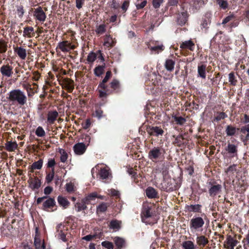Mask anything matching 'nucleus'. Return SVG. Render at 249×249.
Returning <instances> with one entry per match:
<instances>
[{
    "mask_svg": "<svg viewBox=\"0 0 249 249\" xmlns=\"http://www.w3.org/2000/svg\"><path fill=\"white\" fill-rule=\"evenodd\" d=\"M234 18L233 15H231L226 17L222 21V24H225L231 21Z\"/></svg>",
    "mask_w": 249,
    "mask_h": 249,
    "instance_id": "obj_58",
    "label": "nucleus"
},
{
    "mask_svg": "<svg viewBox=\"0 0 249 249\" xmlns=\"http://www.w3.org/2000/svg\"><path fill=\"white\" fill-rule=\"evenodd\" d=\"M99 175L100 178L102 179L107 178L111 176L109 168L108 167H106L101 168L99 172Z\"/></svg>",
    "mask_w": 249,
    "mask_h": 249,
    "instance_id": "obj_16",
    "label": "nucleus"
},
{
    "mask_svg": "<svg viewBox=\"0 0 249 249\" xmlns=\"http://www.w3.org/2000/svg\"><path fill=\"white\" fill-rule=\"evenodd\" d=\"M161 154V153L160 148L158 147H154L149 151L148 157L151 160H157L160 158Z\"/></svg>",
    "mask_w": 249,
    "mask_h": 249,
    "instance_id": "obj_14",
    "label": "nucleus"
},
{
    "mask_svg": "<svg viewBox=\"0 0 249 249\" xmlns=\"http://www.w3.org/2000/svg\"><path fill=\"white\" fill-rule=\"evenodd\" d=\"M7 99L12 104H17L20 106L25 105L27 102V97L25 92L19 89L11 90L8 93Z\"/></svg>",
    "mask_w": 249,
    "mask_h": 249,
    "instance_id": "obj_1",
    "label": "nucleus"
},
{
    "mask_svg": "<svg viewBox=\"0 0 249 249\" xmlns=\"http://www.w3.org/2000/svg\"><path fill=\"white\" fill-rule=\"evenodd\" d=\"M227 117V115L224 112H221L219 114V115L216 117V120L219 121L221 119H223Z\"/></svg>",
    "mask_w": 249,
    "mask_h": 249,
    "instance_id": "obj_64",
    "label": "nucleus"
},
{
    "mask_svg": "<svg viewBox=\"0 0 249 249\" xmlns=\"http://www.w3.org/2000/svg\"><path fill=\"white\" fill-rule=\"evenodd\" d=\"M64 85L66 88L69 90L70 92H71L74 89V82L71 79L66 78L64 80Z\"/></svg>",
    "mask_w": 249,
    "mask_h": 249,
    "instance_id": "obj_29",
    "label": "nucleus"
},
{
    "mask_svg": "<svg viewBox=\"0 0 249 249\" xmlns=\"http://www.w3.org/2000/svg\"><path fill=\"white\" fill-rule=\"evenodd\" d=\"M43 160L39 159L38 161L34 162L30 166L31 172H33L34 170H40L42 168Z\"/></svg>",
    "mask_w": 249,
    "mask_h": 249,
    "instance_id": "obj_25",
    "label": "nucleus"
},
{
    "mask_svg": "<svg viewBox=\"0 0 249 249\" xmlns=\"http://www.w3.org/2000/svg\"><path fill=\"white\" fill-rule=\"evenodd\" d=\"M34 29L32 27L27 26L24 28L23 36L25 37L30 38L32 36V35H34Z\"/></svg>",
    "mask_w": 249,
    "mask_h": 249,
    "instance_id": "obj_26",
    "label": "nucleus"
},
{
    "mask_svg": "<svg viewBox=\"0 0 249 249\" xmlns=\"http://www.w3.org/2000/svg\"><path fill=\"white\" fill-rule=\"evenodd\" d=\"M58 116V113L56 111H49L47 115V122L52 124Z\"/></svg>",
    "mask_w": 249,
    "mask_h": 249,
    "instance_id": "obj_17",
    "label": "nucleus"
},
{
    "mask_svg": "<svg viewBox=\"0 0 249 249\" xmlns=\"http://www.w3.org/2000/svg\"><path fill=\"white\" fill-rule=\"evenodd\" d=\"M101 245L103 247L107 249H113L114 248L113 243L109 241H103L102 242Z\"/></svg>",
    "mask_w": 249,
    "mask_h": 249,
    "instance_id": "obj_51",
    "label": "nucleus"
},
{
    "mask_svg": "<svg viewBox=\"0 0 249 249\" xmlns=\"http://www.w3.org/2000/svg\"><path fill=\"white\" fill-rule=\"evenodd\" d=\"M226 150L229 153H235L237 152V148L236 146L234 144H229L228 145Z\"/></svg>",
    "mask_w": 249,
    "mask_h": 249,
    "instance_id": "obj_47",
    "label": "nucleus"
},
{
    "mask_svg": "<svg viewBox=\"0 0 249 249\" xmlns=\"http://www.w3.org/2000/svg\"><path fill=\"white\" fill-rule=\"evenodd\" d=\"M163 2V0H153V6L155 8H159Z\"/></svg>",
    "mask_w": 249,
    "mask_h": 249,
    "instance_id": "obj_55",
    "label": "nucleus"
},
{
    "mask_svg": "<svg viewBox=\"0 0 249 249\" xmlns=\"http://www.w3.org/2000/svg\"><path fill=\"white\" fill-rule=\"evenodd\" d=\"M17 12H18V15L19 17H22L24 13V11L23 10V7L22 6H18L17 9Z\"/></svg>",
    "mask_w": 249,
    "mask_h": 249,
    "instance_id": "obj_62",
    "label": "nucleus"
},
{
    "mask_svg": "<svg viewBox=\"0 0 249 249\" xmlns=\"http://www.w3.org/2000/svg\"><path fill=\"white\" fill-rule=\"evenodd\" d=\"M195 44L191 40H188L183 42L180 45V48L182 49H188L191 51H193Z\"/></svg>",
    "mask_w": 249,
    "mask_h": 249,
    "instance_id": "obj_24",
    "label": "nucleus"
},
{
    "mask_svg": "<svg viewBox=\"0 0 249 249\" xmlns=\"http://www.w3.org/2000/svg\"><path fill=\"white\" fill-rule=\"evenodd\" d=\"M206 66L205 65L198 66L197 68L198 75L203 79L206 78Z\"/></svg>",
    "mask_w": 249,
    "mask_h": 249,
    "instance_id": "obj_31",
    "label": "nucleus"
},
{
    "mask_svg": "<svg viewBox=\"0 0 249 249\" xmlns=\"http://www.w3.org/2000/svg\"><path fill=\"white\" fill-rule=\"evenodd\" d=\"M97 55L94 52H90L88 55L87 61L89 63H92L96 59Z\"/></svg>",
    "mask_w": 249,
    "mask_h": 249,
    "instance_id": "obj_44",
    "label": "nucleus"
},
{
    "mask_svg": "<svg viewBox=\"0 0 249 249\" xmlns=\"http://www.w3.org/2000/svg\"><path fill=\"white\" fill-rule=\"evenodd\" d=\"M108 205L107 203L102 202L96 207V213H97L105 212L107 209Z\"/></svg>",
    "mask_w": 249,
    "mask_h": 249,
    "instance_id": "obj_32",
    "label": "nucleus"
},
{
    "mask_svg": "<svg viewBox=\"0 0 249 249\" xmlns=\"http://www.w3.org/2000/svg\"><path fill=\"white\" fill-rule=\"evenodd\" d=\"M87 202H84L83 199L81 202H77L75 203L74 207L76 211L77 212H79L82 210H85L87 209V206L86 205Z\"/></svg>",
    "mask_w": 249,
    "mask_h": 249,
    "instance_id": "obj_33",
    "label": "nucleus"
},
{
    "mask_svg": "<svg viewBox=\"0 0 249 249\" xmlns=\"http://www.w3.org/2000/svg\"><path fill=\"white\" fill-rule=\"evenodd\" d=\"M89 143H84L83 142H78L74 145L73 147V151L76 155H82L86 151Z\"/></svg>",
    "mask_w": 249,
    "mask_h": 249,
    "instance_id": "obj_7",
    "label": "nucleus"
},
{
    "mask_svg": "<svg viewBox=\"0 0 249 249\" xmlns=\"http://www.w3.org/2000/svg\"><path fill=\"white\" fill-rule=\"evenodd\" d=\"M236 165L235 164L231 165L226 171V173L227 174H229L230 175L234 174L236 172Z\"/></svg>",
    "mask_w": 249,
    "mask_h": 249,
    "instance_id": "obj_48",
    "label": "nucleus"
},
{
    "mask_svg": "<svg viewBox=\"0 0 249 249\" xmlns=\"http://www.w3.org/2000/svg\"><path fill=\"white\" fill-rule=\"evenodd\" d=\"M59 152L61 155L60 157V161L62 162L65 163L68 159V154L64 149H60L59 150Z\"/></svg>",
    "mask_w": 249,
    "mask_h": 249,
    "instance_id": "obj_39",
    "label": "nucleus"
},
{
    "mask_svg": "<svg viewBox=\"0 0 249 249\" xmlns=\"http://www.w3.org/2000/svg\"><path fill=\"white\" fill-rule=\"evenodd\" d=\"M146 195L149 198H156L158 196L157 191L152 187H148L145 190Z\"/></svg>",
    "mask_w": 249,
    "mask_h": 249,
    "instance_id": "obj_21",
    "label": "nucleus"
},
{
    "mask_svg": "<svg viewBox=\"0 0 249 249\" xmlns=\"http://www.w3.org/2000/svg\"><path fill=\"white\" fill-rule=\"evenodd\" d=\"M57 231L60 238L63 241H66V232L65 231V229L64 225L62 224H60L57 225L56 227Z\"/></svg>",
    "mask_w": 249,
    "mask_h": 249,
    "instance_id": "obj_19",
    "label": "nucleus"
},
{
    "mask_svg": "<svg viewBox=\"0 0 249 249\" xmlns=\"http://www.w3.org/2000/svg\"><path fill=\"white\" fill-rule=\"evenodd\" d=\"M36 136L39 137H42L45 135V132L41 126H38L35 132Z\"/></svg>",
    "mask_w": 249,
    "mask_h": 249,
    "instance_id": "obj_45",
    "label": "nucleus"
},
{
    "mask_svg": "<svg viewBox=\"0 0 249 249\" xmlns=\"http://www.w3.org/2000/svg\"><path fill=\"white\" fill-rule=\"evenodd\" d=\"M116 246L119 249H121L125 246V240L124 238L119 237H115L113 238Z\"/></svg>",
    "mask_w": 249,
    "mask_h": 249,
    "instance_id": "obj_23",
    "label": "nucleus"
},
{
    "mask_svg": "<svg viewBox=\"0 0 249 249\" xmlns=\"http://www.w3.org/2000/svg\"><path fill=\"white\" fill-rule=\"evenodd\" d=\"M0 71L4 76L10 77L13 74V67L9 64L3 65L0 68Z\"/></svg>",
    "mask_w": 249,
    "mask_h": 249,
    "instance_id": "obj_10",
    "label": "nucleus"
},
{
    "mask_svg": "<svg viewBox=\"0 0 249 249\" xmlns=\"http://www.w3.org/2000/svg\"><path fill=\"white\" fill-rule=\"evenodd\" d=\"M149 49L153 53H159L164 49V46L162 44H157L154 46L149 47Z\"/></svg>",
    "mask_w": 249,
    "mask_h": 249,
    "instance_id": "obj_27",
    "label": "nucleus"
},
{
    "mask_svg": "<svg viewBox=\"0 0 249 249\" xmlns=\"http://www.w3.org/2000/svg\"><path fill=\"white\" fill-rule=\"evenodd\" d=\"M204 224V221L203 218L200 217H196L191 219L189 226L191 231L194 232L199 231Z\"/></svg>",
    "mask_w": 249,
    "mask_h": 249,
    "instance_id": "obj_4",
    "label": "nucleus"
},
{
    "mask_svg": "<svg viewBox=\"0 0 249 249\" xmlns=\"http://www.w3.org/2000/svg\"><path fill=\"white\" fill-rule=\"evenodd\" d=\"M238 243L237 240L234 239L231 235H228L224 246L225 248L229 249H234L235 246Z\"/></svg>",
    "mask_w": 249,
    "mask_h": 249,
    "instance_id": "obj_9",
    "label": "nucleus"
},
{
    "mask_svg": "<svg viewBox=\"0 0 249 249\" xmlns=\"http://www.w3.org/2000/svg\"><path fill=\"white\" fill-rule=\"evenodd\" d=\"M229 81L231 85L234 86L236 85L237 80L234 72H231L229 74Z\"/></svg>",
    "mask_w": 249,
    "mask_h": 249,
    "instance_id": "obj_37",
    "label": "nucleus"
},
{
    "mask_svg": "<svg viewBox=\"0 0 249 249\" xmlns=\"http://www.w3.org/2000/svg\"><path fill=\"white\" fill-rule=\"evenodd\" d=\"M201 205L199 204L191 205L189 207V210L194 212H198L200 209Z\"/></svg>",
    "mask_w": 249,
    "mask_h": 249,
    "instance_id": "obj_49",
    "label": "nucleus"
},
{
    "mask_svg": "<svg viewBox=\"0 0 249 249\" xmlns=\"http://www.w3.org/2000/svg\"><path fill=\"white\" fill-rule=\"evenodd\" d=\"M196 241L197 245L202 247H204L208 243V239L203 235L197 237Z\"/></svg>",
    "mask_w": 249,
    "mask_h": 249,
    "instance_id": "obj_28",
    "label": "nucleus"
},
{
    "mask_svg": "<svg viewBox=\"0 0 249 249\" xmlns=\"http://www.w3.org/2000/svg\"><path fill=\"white\" fill-rule=\"evenodd\" d=\"M7 42L4 39H0V53H4L7 50Z\"/></svg>",
    "mask_w": 249,
    "mask_h": 249,
    "instance_id": "obj_35",
    "label": "nucleus"
},
{
    "mask_svg": "<svg viewBox=\"0 0 249 249\" xmlns=\"http://www.w3.org/2000/svg\"><path fill=\"white\" fill-rule=\"evenodd\" d=\"M13 50L18 57L21 60H25L27 57V51L26 50L22 47L18 46H13Z\"/></svg>",
    "mask_w": 249,
    "mask_h": 249,
    "instance_id": "obj_11",
    "label": "nucleus"
},
{
    "mask_svg": "<svg viewBox=\"0 0 249 249\" xmlns=\"http://www.w3.org/2000/svg\"><path fill=\"white\" fill-rule=\"evenodd\" d=\"M105 69V64L103 66H99L97 67H96L94 69V74L97 76H101L104 71Z\"/></svg>",
    "mask_w": 249,
    "mask_h": 249,
    "instance_id": "obj_42",
    "label": "nucleus"
},
{
    "mask_svg": "<svg viewBox=\"0 0 249 249\" xmlns=\"http://www.w3.org/2000/svg\"><path fill=\"white\" fill-rule=\"evenodd\" d=\"M227 136H232L236 132V128L231 125H228L226 129Z\"/></svg>",
    "mask_w": 249,
    "mask_h": 249,
    "instance_id": "obj_43",
    "label": "nucleus"
},
{
    "mask_svg": "<svg viewBox=\"0 0 249 249\" xmlns=\"http://www.w3.org/2000/svg\"><path fill=\"white\" fill-rule=\"evenodd\" d=\"M54 169H52V173L48 174L46 177V180L48 183L51 182L54 178Z\"/></svg>",
    "mask_w": 249,
    "mask_h": 249,
    "instance_id": "obj_53",
    "label": "nucleus"
},
{
    "mask_svg": "<svg viewBox=\"0 0 249 249\" xmlns=\"http://www.w3.org/2000/svg\"><path fill=\"white\" fill-rule=\"evenodd\" d=\"M240 131L242 134L241 137L243 139V141H248L249 139V124L242 127Z\"/></svg>",
    "mask_w": 249,
    "mask_h": 249,
    "instance_id": "obj_18",
    "label": "nucleus"
},
{
    "mask_svg": "<svg viewBox=\"0 0 249 249\" xmlns=\"http://www.w3.org/2000/svg\"><path fill=\"white\" fill-rule=\"evenodd\" d=\"M28 182L29 187L33 190L38 189L41 185V182L37 177L30 178Z\"/></svg>",
    "mask_w": 249,
    "mask_h": 249,
    "instance_id": "obj_8",
    "label": "nucleus"
},
{
    "mask_svg": "<svg viewBox=\"0 0 249 249\" xmlns=\"http://www.w3.org/2000/svg\"><path fill=\"white\" fill-rule=\"evenodd\" d=\"M97 196V193L96 192H92L90 194L87 195L84 199L83 201L88 203L91 200H95Z\"/></svg>",
    "mask_w": 249,
    "mask_h": 249,
    "instance_id": "obj_34",
    "label": "nucleus"
},
{
    "mask_svg": "<svg viewBox=\"0 0 249 249\" xmlns=\"http://www.w3.org/2000/svg\"><path fill=\"white\" fill-rule=\"evenodd\" d=\"M106 31V26L104 24H102L97 26L95 32L98 35H102L104 34Z\"/></svg>",
    "mask_w": 249,
    "mask_h": 249,
    "instance_id": "obj_41",
    "label": "nucleus"
},
{
    "mask_svg": "<svg viewBox=\"0 0 249 249\" xmlns=\"http://www.w3.org/2000/svg\"><path fill=\"white\" fill-rule=\"evenodd\" d=\"M115 41L110 35H106L105 38L104 45L107 47H111L114 45Z\"/></svg>",
    "mask_w": 249,
    "mask_h": 249,
    "instance_id": "obj_30",
    "label": "nucleus"
},
{
    "mask_svg": "<svg viewBox=\"0 0 249 249\" xmlns=\"http://www.w3.org/2000/svg\"><path fill=\"white\" fill-rule=\"evenodd\" d=\"M5 149L8 152H14L18 148V144L16 141H7L5 143Z\"/></svg>",
    "mask_w": 249,
    "mask_h": 249,
    "instance_id": "obj_15",
    "label": "nucleus"
},
{
    "mask_svg": "<svg viewBox=\"0 0 249 249\" xmlns=\"http://www.w3.org/2000/svg\"><path fill=\"white\" fill-rule=\"evenodd\" d=\"M153 204L145 202L143 203L142 209L141 213L142 220L147 224H153L157 222L153 212Z\"/></svg>",
    "mask_w": 249,
    "mask_h": 249,
    "instance_id": "obj_2",
    "label": "nucleus"
},
{
    "mask_svg": "<svg viewBox=\"0 0 249 249\" xmlns=\"http://www.w3.org/2000/svg\"><path fill=\"white\" fill-rule=\"evenodd\" d=\"M147 132L150 136L158 137L162 136L163 134L164 131L159 126H152L147 129Z\"/></svg>",
    "mask_w": 249,
    "mask_h": 249,
    "instance_id": "obj_12",
    "label": "nucleus"
},
{
    "mask_svg": "<svg viewBox=\"0 0 249 249\" xmlns=\"http://www.w3.org/2000/svg\"><path fill=\"white\" fill-rule=\"evenodd\" d=\"M96 237V235H91V234H89L87 235L82 238V239L89 241L92 240L93 239L95 238Z\"/></svg>",
    "mask_w": 249,
    "mask_h": 249,
    "instance_id": "obj_60",
    "label": "nucleus"
},
{
    "mask_svg": "<svg viewBox=\"0 0 249 249\" xmlns=\"http://www.w3.org/2000/svg\"><path fill=\"white\" fill-rule=\"evenodd\" d=\"M184 249H195V245L191 241H186L182 244Z\"/></svg>",
    "mask_w": 249,
    "mask_h": 249,
    "instance_id": "obj_38",
    "label": "nucleus"
},
{
    "mask_svg": "<svg viewBox=\"0 0 249 249\" xmlns=\"http://www.w3.org/2000/svg\"><path fill=\"white\" fill-rule=\"evenodd\" d=\"M33 16L36 20L43 22L46 18V15L42 8L40 6L35 8L33 11Z\"/></svg>",
    "mask_w": 249,
    "mask_h": 249,
    "instance_id": "obj_6",
    "label": "nucleus"
},
{
    "mask_svg": "<svg viewBox=\"0 0 249 249\" xmlns=\"http://www.w3.org/2000/svg\"><path fill=\"white\" fill-rule=\"evenodd\" d=\"M221 185L220 184L212 186L209 190L210 196H214L217 195L221 191Z\"/></svg>",
    "mask_w": 249,
    "mask_h": 249,
    "instance_id": "obj_20",
    "label": "nucleus"
},
{
    "mask_svg": "<svg viewBox=\"0 0 249 249\" xmlns=\"http://www.w3.org/2000/svg\"><path fill=\"white\" fill-rule=\"evenodd\" d=\"M172 117L176 123L179 125L183 124L186 122V120L182 117L173 116Z\"/></svg>",
    "mask_w": 249,
    "mask_h": 249,
    "instance_id": "obj_46",
    "label": "nucleus"
},
{
    "mask_svg": "<svg viewBox=\"0 0 249 249\" xmlns=\"http://www.w3.org/2000/svg\"><path fill=\"white\" fill-rule=\"evenodd\" d=\"M53 188L51 186H47L44 188V193L46 195H50L53 191Z\"/></svg>",
    "mask_w": 249,
    "mask_h": 249,
    "instance_id": "obj_61",
    "label": "nucleus"
},
{
    "mask_svg": "<svg viewBox=\"0 0 249 249\" xmlns=\"http://www.w3.org/2000/svg\"><path fill=\"white\" fill-rule=\"evenodd\" d=\"M186 13H182L181 16H179V18H178V22L180 25H183L186 21Z\"/></svg>",
    "mask_w": 249,
    "mask_h": 249,
    "instance_id": "obj_50",
    "label": "nucleus"
},
{
    "mask_svg": "<svg viewBox=\"0 0 249 249\" xmlns=\"http://www.w3.org/2000/svg\"><path fill=\"white\" fill-rule=\"evenodd\" d=\"M56 162L54 159H49L48 160V162L47 163V167L48 168H52V169H54V166L55 165Z\"/></svg>",
    "mask_w": 249,
    "mask_h": 249,
    "instance_id": "obj_54",
    "label": "nucleus"
},
{
    "mask_svg": "<svg viewBox=\"0 0 249 249\" xmlns=\"http://www.w3.org/2000/svg\"><path fill=\"white\" fill-rule=\"evenodd\" d=\"M45 199L46 200L43 203L42 209L46 211H50L55 205V201L53 198L48 197L47 196L38 197L36 200V203L39 204Z\"/></svg>",
    "mask_w": 249,
    "mask_h": 249,
    "instance_id": "obj_3",
    "label": "nucleus"
},
{
    "mask_svg": "<svg viewBox=\"0 0 249 249\" xmlns=\"http://www.w3.org/2000/svg\"><path fill=\"white\" fill-rule=\"evenodd\" d=\"M210 24L209 20L204 19L201 23V26L202 28L207 29L208 27V25Z\"/></svg>",
    "mask_w": 249,
    "mask_h": 249,
    "instance_id": "obj_63",
    "label": "nucleus"
},
{
    "mask_svg": "<svg viewBox=\"0 0 249 249\" xmlns=\"http://www.w3.org/2000/svg\"><path fill=\"white\" fill-rule=\"evenodd\" d=\"M37 229L36 231H37ZM34 246L36 249H45V246L44 245V243L43 241H42L40 237L39 234L37 233V231H36V234L35 235L34 238Z\"/></svg>",
    "mask_w": 249,
    "mask_h": 249,
    "instance_id": "obj_13",
    "label": "nucleus"
},
{
    "mask_svg": "<svg viewBox=\"0 0 249 249\" xmlns=\"http://www.w3.org/2000/svg\"><path fill=\"white\" fill-rule=\"evenodd\" d=\"M175 66V62L171 59H168L165 63V67L166 70L171 71L173 70Z\"/></svg>",
    "mask_w": 249,
    "mask_h": 249,
    "instance_id": "obj_36",
    "label": "nucleus"
},
{
    "mask_svg": "<svg viewBox=\"0 0 249 249\" xmlns=\"http://www.w3.org/2000/svg\"><path fill=\"white\" fill-rule=\"evenodd\" d=\"M57 201L58 204L64 209L67 208L70 204V202L66 197L61 196H58Z\"/></svg>",
    "mask_w": 249,
    "mask_h": 249,
    "instance_id": "obj_22",
    "label": "nucleus"
},
{
    "mask_svg": "<svg viewBox=\"0 0 249 249\" xmlns=\"http://www.w3.org/2000/svg\"><path fill=\"white\" fill-rule=\"evenodd\" d=\"M75 46L72 44L71 41L68 40H64L58 43L56 47V50H60L63 53H69L71 50H73L75 48Z\"/></svg>",
    "mask_w": 249,
    "mask_h": 249,
    "instance_id": "obj_5",
    "label": "nucleus"
},
{
    "mask_svg": "<svg viewBox=\"0 0 249 249\" xmlns=\"http://www.w3.org/2000/svg\"><path fill=\"white\" fill-rule=\"evenodd\" d=\"M111 87L114 89H116L119 87V82L116 80H113L110 83Z\"/></svg>",
    "mask_w": 249,
    "mask_h": 249,
    "instance_id": "obj_59",
    "label": "nucleus"
},
{
    "mask_svg": "<svg viewBox=\"0 0 249 249\" xmlns=\"http://www.w3.org/2000/svg\"><path fill=\"white\" fill-rule=\"evenodd\" d=\"M66 190L69 193L74 191V185L72 183H68L66 185Z\"/></svg>",
    "mask_w": 249,
    "mask_h": 249,
    "instance_id": "obj_56",
    "label": "nucleus"
},
{
    "mask_svg": "<svg viewBox=\"0 0 249 249\" xmlns=\"http://www.w3.org/2000/svg\"><path fill=\"white\" fill-rule=\"evenodd\" d=\"M91 125L90 120L89 119H87L84 123L82 124L83 128L84 129L89 128Z\"/></svg>",
    "mask_w": 249,
    "mask_h": 249,
    "instance_id": "obj_57",
    "label": "nucleus"
},
{
    "mask_svg": "<svg viewBox=\"0 0 249 249\" xmlns=\"http://www.w3.org/2000/svg\"><path fill=\"white\" fill-rule=\"evenodd\" d=\"M121 222L118 220H112L110 222L109 227L114 230H118L120 228Z\"/></svg>",
    "mask_w": 249,
    "mask_h": 249,
    "instance_id": "obj_40",
    "label": "nucleus"
},
{
    "mask_svg": "<svg viewBox=\"0 0 249 249\" xmlns=\"http://www.w3.org/2000/svg\"><path fill=\"white\" fill-rule=\"evenodd\" d=\"M217 3L220 7L224 9L227 8L228 5V2L225 0H217Z\"/></svg>",
    "mask_w": 249,
    "mask_h": 249,
    "instance_id": "obj_52",
    "label": "nucleus"
}]
</instances>
